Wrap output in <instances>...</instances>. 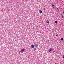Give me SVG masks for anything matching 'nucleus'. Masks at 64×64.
I'll return each instance as SVG.
<instances>
[{
  "label": "nucleus",
  "instance_id": "1",
  "mask_svg": "<svg viewBox=\"0 0 64 64\" xmlns=\"http://www.w3.org/2000/svg\"><path fill=\"white\" fill-rule=\"evenodd\" d=\"M35 45L36 46V48H38V44H35Z\"/></svg>",
  "mask_w": 64,
  "mask_h": 64
},
{
  "label": "nucleus",
  "instance_id": "2",
  "mask_svg": "<svg viewBox=\"0 0 64 64\" xmlns=\"http://www.w3.org/2000/svg\"><path fill=\"white\" fill-rule=\"evenodd\" d=\"M39 12L40 14H41V13H42V11L41 10H40Z\"/></svg>",
  "mask_w": 64,
  "mask_h": 64
},
{
  "label": "nucleus",
  "instance_id": "3",
  "mask_svg": "<svg viewBox=\"0 0 64 64\" xmlns=\"http://www.w3.org/2000/svg\"><path fill=\"white\" fill-rule=\"evenodd\" d=\"M32 48H34V45H32Z\"/></svg>",
  "mask_w": 64,
  "mask_h": 64
},
{
  "label": "nucleus",
  "instance_id": "4",
  "mask_svg": "<svg viewBox=\"0 0 64 64\" xmlns=\"http://www.w3.org/2000/svg\"><path fill=\"white\" fill-rule=\"evenodd\" d=\"M51 50H52V49H50L48 51V52H50V51H51Z\"/></svg>",
  "mask_w": 64,
  "mask_h": 64
},
{
  "label": "nucleus",
  "instance_id": "5",
  "mask_svg": "<svg viewBox=\"0 0 64 64\" xmlns=\"http://www.w3.org/2000/svg\"><path fill=\"white\" fill-rule=\"evenodd\" d=\"M24 51H25V49H23L21 50L22 51L24 52Z\"/></svg>",
  "mask_w": 64,
  "mask_h": 64
},
{
  "label": "nucleus",
  "instance_id": "6",
  "mask_svg": "<svg viewBox=\"0 0 64 64\" xmlns=\"http://www.w3.org/2000/svg\"><path fill=\"white\" fill-rule=\"evenodd\" d=\"M52 7L53 8H55V6H54V5H52Z\"/></svg>",
  "mask_w": 64,
  "mask_h": 64
},
{
  "label": "nucleus",
  "instance_id": "7",
  "mask_svg": "<svg viewBox=\"0 0 64 64\" xmlns=\"http://www.w3.org/2000/svg\"><path fill=\"white\" fill-rule=\"evenodd\" d=\"M64 40V39H63V38H61V40H62V41H63V40Z\"/></svg>",
  "mask_w": 64,
  "mask_h": 64
},
{
  "label": "nucleus",
  "instance_id": "8",
  "mask_svg": "<svg viewBox=\"0 0 64 64\" xmlns=\"http://www.w3.org/2000/svg\"><path fill=\"white\" fill-rule=\"evenodd\" d=\"M57 21H56L55 22V23H56V24H57Z\"/></svg>",
  "mask_w": 64,
  "mask_h": 64
},
{
  "label": "nucleus",
  "instance_id": "9",
  "mask_svg": "<svg viewBox=\"0 0 64 64\" xmlns=\"http://www.w3.org/2000/svg\"><path fill=\"white\" fill-rule=\"evenodd\" d=\"M47 23H49V21H48L47 22Z\"/></svg>",
  "mask_w": 64,
  "mask_h": 64
},
{
  "label": "nucleus",
  "instance_id": "10",
  "mask_svg": "<svg viewBox=\"0 0 64 64\" xmlns=\"http://www.w3.org/2000/svg\"><path fill=\"white\" fill-rule=\"evenodd\" d=\"M34 50H36V48H34Z\"/></svg>",
  "mask_w": 64,
  "mask_h": 64
},
{
  "label": "nucleus",
  "instance_id": "11",
  "mask_svg": "<svg viewBox=\"0 0 64 64\" xmlns=\"http://www.w3.org/2000/svg\"><path fill=\"white\" fill-rule=\"evenodd\" d=\"M62 18H63V16L62 15Z\"/></svg>",
  "mask_w": 64,
  "mask_h": 64
},
{
  "label": "nucleus",
  "instance_id": "12",
  "mask_svg": "<svg viewBox=\"0 0 64 64\" xmlns=\"http://www.w3.org/2000/svg\"><path fill=\"white\" fill-rule=\"evenodd\" d=\"M56 37H58V36L57 35H56Z\"/></svg>",
  "mask_w": 64,
  "mask_h": 64
},
{
  "label": "nucleus",
  "instance_id": "13",
  "mask_svg": "<svg viewBox=\"0 0 64 64\" xmlns=\"http://www.w3.org/2000/svg\"><path fill=\"white\" fill-rule=\"evenodd\" d=\"M57 9H58V8H57Z\"/></svg>",
  "mask_w": 64,
  "mask_h": 64
}]
</instances>
